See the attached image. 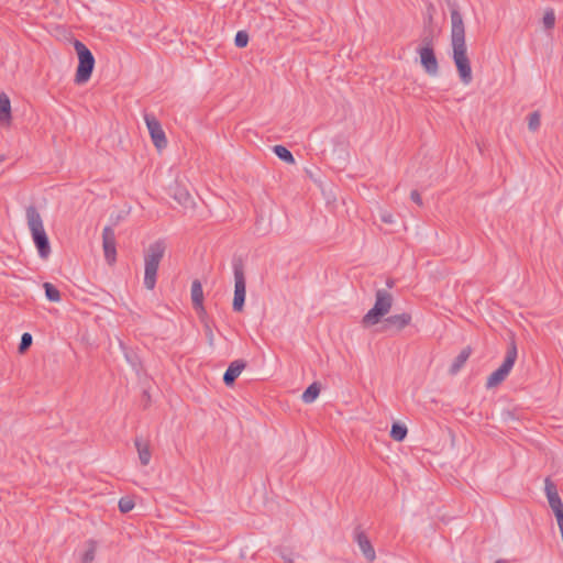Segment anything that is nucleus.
<instances>
[{
    "instance_id": "1",
    "label": "nucleus",
    "mask_w": 563,
    "mask_h": 563,
    "mask_svg": "<svg viewBox=\"0 0 563 563\" xmlns=\"http://www.w3.org/2000/svg\"><path fill=\"white\" fill-rule=\"evenodd\" d=\"M450 15L452 58L456 66L461 81L464 85H470L473 80V75L471 62L467 56L463 18L455 5L451 7Z\"/></svg>"
},
{
    "instance_id": "2",
    "label": "nucleus",
    "mask_w": 563,
    "mask_h": 563,
    "mask_svg": "<svg viewBox=\"0 0 563 563\" xmlns=\"http://www.w3.org/2000/svg\"><path fill=\"white\" fill-rule=\"evenodd\" d=\"M27 227L32 235V240L36 246L41 258H47L51 254V245L48 236L45 232L42 217L34 206H30L25 211Z\"/></svg>"
},
{
    "instance_id": "3",
    "label": "nucleus",
    "mask_w": 563,
    "mask_h": 563,
    "mask_svg": "<svg viewBox=\"0 0 563 563\" xmlns=\"http://www.w3.org/2000/svg\"><path fill=\"white\" fill-rule=\"evenodd\" d=\"M166 243L164 240H157L148 245L144 254V286L153 290L156 285V276L159 263L164 257Z\"/></svg>"
},
{
    "instance_id": "4",
    "label": "nucleus",
    "mask_w": 563,
    "mask_h": 563,
    "mask_svg": "<svg viewBox=\"0 0 563 563\" xmlns=\"http://www.w3.org/2000/svg\"><path fill=\"white\" fill-rule=\"evenodd\" d=\"M394 298L385 289H377L375 292V303L362 318L364 327L377 324L391 309Z\"/></svg>"
},
{
    "instance_id": "5",
    "label": "nucleus",
    "mask_w": 563,
    "mask_h": 563,
    "mask_svg": "<svg viewBox=\"0 0 563 563\" xmlns=\"http://www.w3.org/2000/svg\"><path fill=\"white\" fill-rule=\"evenodd\" d=\"M73 44L78 56L75 82L82 85L90 79L96 60L90 49L81 41L75 40Z\"/></svg>"
},
{
    "instance_id": "6",
    "label": "nucleus",
    "mask_w": 563,
    "mask_h": 563,
    "mask_svg": "<svg viewBox=\"0 0 563 563\" xmlns=\"http://www.w3.org/2000/svg\"><path fill=\"white\" fill-rule=\"evenodd\" d=\"M517 346L515 341H511L507 347L506 356L501 363V365L494 371L487 378L486 386L488 388L495 387L499 385L501 382L506 379L512 369L515 362L517 360Z\"/></svg>"
},
{
    "instance_id": "7",
    "label": "nucleus",
    "mask_w": 563,
    "mask_h": 563,
    "mask_svg": "<svg viewBox=\"0 0 563 563\" xmlns=\"http://www.w3.org/2000/svg\"><path fill=\"white\" fill-rule=\"evenodd\" d=\"M234 297L232 308L234 311L240 312L243 310L246 295V282L243 267L234 265Z\"/></svg>"
},
{
    "instance_id": "8",
    "label": "nucleus",
    "mask_w": 563,
    "mask_h": 563,
    "mask_svg": "<svg viewBox=\"0 0 563 563\" xmlns=\"http://www.w3.org/2000/svg\"><path fill=\"white\" fill-rule=\"evenodd\" d=\"M423 42H426L427 45L418 49L421 65L429 75L435 76L439 71V64L433 47L431 46V41L424 38Z\"/></svg>"
},
{
    "instance_id": "9",
    "label": "nucleus",
    "mask_w": 563,
    "mask_h": 563,
    "mask_svg": "<svg viewBox=\"0 0 563 563\" xmlns=\"http://www.w3.org/2000/svg\"><path fill=\"white\" fill-rule=\"evenodd\" d=\"M144 120H145L147 130L150 132V135L152 137L154 145L158 150L166 147L167 139L165 136V132L162 129V125L158 122V120L153 114H148V113H146L144 115Z\"/></svg>"
},
{
    "instance_id": "10",
    "label": "nucleus",
    "mask_w": 563,
    "mask_h": 563,
    "mask_svg": "<svg viewBox=\"0 0 563 563\" xmlns=\"http://www.w3.org/2000/svg\"><path fill=\"white\" fill-rule=\"evenodd\" d=\"M102 247L107 263L113 264L117 260V240L114 230L110 227H106L102 231Z\"/></svg>"
},
{
    "instance_id": "11",
    "label": "nucleus",
    "mask_w": 563,
    "mask_h": 563,
    "mask_svg": "<svg viewBox=\"0 0 563 563\" xmlns=\"http://www.w3.org/2000/svg\"><path fill=\"white\" fill-rule=\"evenodd\" d=\"M545 495L556 519L563 517V503L559 496L556 486L549 478L545 479Z\"/></svg>"
},
{
    "instance_id": "12",
    "label": "nucleus",
    "mask_w": 563,
    "mask_h": 563,
    "mask_svg": "<svg viewBox=\"0 0 563 563\" xmlns=\"http://www.w3.org/2000/svg\"><path fill=\"white\" fill-rule=\"evenodd\" d=\"M411 319V314L408 312L389 316L384 320L385 329L401 331L402 329L410 324Z\"/></svg>"
},
{
    "instance_id": "13",
    "label": "nucleus",
    "mask_w": 563,
    "mask_h": 563,
    "mask_svg": "<svg viewBox=\"0 0 563 563\" xmlns=\"http://www.w3.org/2000/svg\"><path fill=\"white\" fill-rule=\"evenodd\" d=\"M355 541L358 544L360 550L362 551L364 556L369 562L374 561L375 558H376L375 550L372 547L371 541L368 540L366 534L362 530H360V529L355 530Z\"/></svg>"
},
{
    "instance_id": "14",
    "label": "nucleus",
    "mask_w": 563,
    "mask_h": 563,
    "mask_svg": "<svg viewBox=\"0 0 563 563\" xmlns=\"http://www.w3.org/2000/svg\"><path fill=\"white\" fill-rule=\"evenodd\" d=\"M246 364L244 361L236 360L233 361L229 367L227 368L223 375V382L227 386H231L235 379L240 376L242 371L245 368Z\"/></svg>"
},
{
    "instance_id": "15",
    "label": "nucleus",
    "mask_w": 563,
    "mask_h": 563,
    "mask_svg": "<svg viewBox=\"0 0 563 563\" xmlns=\"http://www.w3.org/2000/svg\"><path fill=\"white\" fill-rule=\"evenodd\" d=\"M170 196L181 206L189 207L192 205V198L189 191L176 184L174 187H170Z\"/></svg>"
},
{
    "instance_id": "16",
    "label": "nucleus",
    "mask_w": 563,
    "mask_h": 563,
    "mask_svg": "<svg viewBox=\"0 0 563 563\" xmlns=\"http://www.w3.org/2000/svg\"><path fill=\"white\" fill-rule=\"evenodd\" d=\"M191 301L196 310H205L202 285L198 279H195L191 284Z\"/></svg>"
},
{
    "instance_id": "17",
    "label": "nucleus",
    "mask_w": 563,
    "mask_h": 563,
    "mask_svg": "<svg viewBox=\"0 0 563 563\" xmlns=\"http://www.w3.org/2000/svg\"><path fill=\"white\" fill-rule=\"evenodd\" d=\"M470 354L471 352L468 349L462 350L451 364L450 373L456 374L464 366V364L470 357Z\"/></svg>"
},
{
    "instance_id": "18",
    "label": "nucleus",
    "mask_w": 563,
    "mask_h": 563,
    "mask_svg": "<svg viewBox=\"0 0 563 563\" xmlns=\"http://www.w3.org/2000/svg\"><path fill=\"white\" fill-rule=\"evenodd\" d=\"M135 446L137 449L139 459L142 465H147L151 461V451L148 445L141 440H135Z\"/></svg>"
},
{
    "instance_id": "19",
    "label": "nucleus",
    "mask_w": 563,
    "mask_h": 563,
    "mask_svg": "<svg viewBox=\"0 0 563 563\" xmlns=\"http://www.w3.org/2000/svg\"><path fill=\"white\" fill-rule=\"evenodd\" d=\"M319 394H320V385L318 383H312L302 393L301 399L305 404H311L317 399Z\"/></svg>"
},
{
    "instance_id": "20",
    "label": "nucleus",
    "mask_w": 563,
    "mask_h": 563,
    "mask_svg": "<svg viewBox=\"0 0 563 563\" xmlns=\"http://www.w3.org/2000/svg\"><path fill=\"white\" fill-rule=\"evenodd\" d=\"M274 154L282 161L288 164H294L295 158L291 152L283 145H275L273 147Z\"/></svg>"
},
{
    "instance_id": "21",
    "label": "nucleus",
    "mask_w": 563,
    "mask_h": 563,
    "mask_svg": "<svg viewBox=\"0 0 563 563\" xmlns=\"http://www.w3.org/2000/svg\"><path fill=\"white\" fill-rule=\"evenodd\" d=\"M86 547H87V549L81 556V562L82 563H91L95 560L96 550H97V541L88 540L86 542Z\"/></svg>"
},
{
    "instance_id": "22",
    "label": "nucleus",
    "mask_w": 563,
    "mask_h": 563,
    "mask_svg": "<svg viewBox=\"0 0 563 563\" xmlns=\"http://www.w3.org/2000/svg\"><path fill=\"white\" fill-rule=\"evenodd\" d=\"M11 120V104L9 97L2 92V128Z\"/></svg>"
},
{
    "instance_id": "23",
    "label": "nucleus",
    "mask_w": 563,
    "mask_h": 563,
    "mask_svg": "<svg viewBox=\"0 0 563 563\" xmlns=\"http://www.w3.org/2000/svg\"><path fill=\"white\" fill-rule=\"evenodd\" d=\"M43 287L45 289V296L47 300L52 302H58L60 301V292L59 290L51 283H44Z\"/></svg>"
},
{
    "instance_id": "24",
    "label": "nucleus",
    "mask_w": 563,
    "mask_h": 563,
    "mask_svg": "<svg viewBox=\"0 0 563 563\" xmlns=\"http://www.w3.org/2000/svg\"><path fill=\"white\" fill-rule=\"evenodd\" d=\"M407 435V428L406 426L404 424H400V423H394L391 426V430H390V437L395 440V441H402Z\"/></svg>"
},
{
    "instance_id": "25",
    "label": "nucleus",
    "mask_w": 563,
    "mask_h": 563,
    "mask_svg": "<svg viewBox=\"0 0 563 563\" xmlns=\"http://www.w3.org/2000/svg\"><path fill=\"white\" fill-rule=\"evenodd\" d=\"M119 510L123 514L130 512L134 508V501L131 497H122L119 500Z\"/></svg>"
},
{
    "instance_id": "26",
    "label": "nucleus",
    "mask_w": 563,
    "mask_h": 563,
    "mask_svg": "<svg viewBox=\"0 0 563 563\" xmlns=\"http://www.w3.org/2000/svg\"><path fill=\"white\" fill-rule=\"evenodd\" d=\"M541 119L539 112L534 111L529 114L528 118V128L531 131H537L540 128Z\"/></svg>"
},
{
    "instance_id": "27",
    "label": "nucleus",
    "mask_w": 563,
    "mask_h": 563,
    "mask_svg": "<svg viewBox=\"0 0 563 563\" xmlns=\"http://www.w3.org/2000/svg\"><path fill=\"white\" fill-rule=\"evenodd\" d=\"M33 338L30 333L25 332L21 336V342L19 345V352L24 353L32 344Z\"/></svg>"
},
{
    "instance_id": "28",
    "label": "nucleus",
    "mask_w": 563,
    "mask_h": 563,
    "mask_svg": "<svg viewBox=\"0 0 563 563\" xmlns=\"http://www.w3.org/2000/svg\"><path fill=\"white\" fill-rule=\"evenodd\" d=\"M234 43L236 47H245L249 43V34L245 31H239L235 35Z\"/></svg>"
},
{
    "instance_id": "29",
    "label": "nucleus",
    "mask_w": 563,
    "mask_h": 563,
    "mask_svg": "<svg viewBox=\"0 0 563 563\" xmlns=\"http://www.w3.org/2000/svg\"><path fill=\"white\" fill-rule=\"evenodd\" d=\"M543 25L545 29H552L555 24V14L553 10H548L543 15Z\"/></svg>"
},
{
    "instance_id": "30",
    "label": "nucleus",
    "mask_w": 563,
    "mask_h": 563,
    "mask_svg": "<svg viewBox=\"0 0 563 563\" xmlns=\"http://www.w3.org/2000/svg\"><path fill=\"white\" fill-rule=\"evenodd\" d=\"M380 220L385 223H394V216L390 212L384 211L380 213Z\"/></svg>"
},
{
    "instance_id": "31",
    "label": "nucleus",
    "mask_w": 563,
    "mask_h": 563,
    "mask_svg": "<svg viewBox=\"0 0 563 563\" xmlns=\"http://www.w3.org/2000/svg\"><path fill=\"white\" fill-rule=\"evenodd\" d=\"M205 331H206V336L208 339V342L210 345H213V342H214V335H213V332L210 328V325L206 324L205 325Z\"/></svg>"
},
{
    "instance_id": "32",
    "label": "nucleus",
    "mask_w": 563,
    "mask_h": 563,
    "mask_svg": "<svg viewBox=\"0 0 563 563\" xmlns=\"http://www.w3.org/2000/svg\"><path fill=\"white\" fill-rule=\"evenodd\" d=\"M410 198L413 202L421 206L422 205V198L421 195L417 190H412L410 194Z\"/></svg>"
},
{
    "instance_id": "33",
    "label": "nucleus",
    "mask_w": 563,
    "mask_h": 563,
    "mask_svg": "<svg viewBox=\"0 0 563 563\" xmlns=\"http://www.w3.org/2000/svg\"><path fill=\"white\" fill-rule=\"evenodd\" d=\"M282 556H283V559H284L285 561H287V562H289V563H291V562H292L291 554H289V555H288V554H282Z\"/></svg>"
},
{
    "instance_id": "34",
    "label": "nucleus",
    "mask_w": 563,
    "mask_h": 563,
    "mask_svg": "<svg viewBox=\"0 0 563 563\" xmlns=\"http://www.w3.org/2000/svg\"><path fill=\"white\" fill-rule=\"evenodd\" d=\"M393 285H394V282H393V280H390V279H389V280H387V286H388V287H393Z\"/></svg>"
}]
</instances>
